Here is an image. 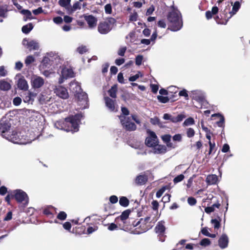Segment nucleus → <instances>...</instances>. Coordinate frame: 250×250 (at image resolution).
<instances>
[{
    "mask_svg": "<svg viewBox=\"0 0 250 250\" xmlns=\"http://www.w3.org/2000/svg\"><path fill=\"white\" fill-rule=\"evenodd\" d=\"M186 134L188 138H192L195 135V131L192 128H188L186 129Z\"/></svg>",
    "mask_w": 250,
    "mask_h": 250,
    "instance_id": "nucleus-40",
    "label": "nucleus"
},
{
    "mask_svg": "<svg viewBox=\"0 0 250 250\" xmlns=\"http://www.w3.org/2000/svg\"><path fill=\"white\" fill-rule=\"evenodd\" d=\"M126 39L127 42H134L135 40V31L130 32L126 36Z\"/></svg>",
    "mask_w": 250,
    "mask_h": 250,
    "instance_id": "nucleus-32",
    "label": "nucleus"
},
{
    "mask_svg": "<svg viewBox=\"0 0 250 250\" xmlns=\"http://www.w3.org/2000/svg\"><path fill=\"white\" fill-rule=\"evenodd\" d=\"M211 223L213 225L215 229H218L220 227V223L216 219H213L211 220Z\"/></svg>",
    "mask_w": 250,
    "mask_h": 250,
    "instance_id": "nucleus-44",
    "label": "nucleus"
},
{
    "mask_svg": "<svg viewBox=\"0 0 250 250\" xmlns=\"http://www.w3.org/2000/svg\"><path fill=\"white\" fill-rule=\"evenodd\" d=\"M214 116H218L220 117V120L219 121L217 122V125L219 127H224V122H225V119L224 117L221 115V114L219 113L217 114H214L212 115V117Z\"/></svg>",
    "mask_w": 250,
    "mask_h": 250,
    "instance_id": "nucleus-30",
    "label": "nucleus"
},
{
    "mask_svg": "<svg viewBox=\"0 0 250 250\" xmlns=\"http://www.w3.org/2000/svg\"><path fill=\"white\" fill-rule=\"evenodd\" d=\"M125 62V60L124 58H119L115 60V64L117 65L120 66L123 64Z\"/></svg>",
    "mask_w": 250,
    "mask_h": 250,
    "instance_id": "nucleus-57",
    "label": "nucleus"
},
{
    "mask_svg": "<svg viewBox=\"0 0 250 250\" xmlns=\"http://www.w3.org/2000/svg\"><path fill=\"white\" fill-rule=\"evenodd\" d=\"M150 121V123L154 125H159L160 124V120L157 117H154V118H151Z\"/></svg>",
    "mask_w": 250,
    "mask_h": 250,
    "instance_id": "nucleus-50",
    "label": "nucleus"
},
{
    "mask_svg": "<svg viewBox=\"0 0 250 250\" xmlns=\"http://www.w3.org/2000/svg\"><path fill=\"white\" fill-rule=\"evenodd\" d=\"M105 104L108 109L111 111L116 112L117 110L115 101L111 99L108 97H104Z\"/></svg>",
    "mask_w": 250,
    "mask_h": 250,
    "instance_id": "nucleus-16",
    "label": "nucleus"
},
{
    "mask_svg": "<svg viewBox=\"0 0 250 250\" xmlns=\"http://www.w3.org/2000/svg\"><path fill=\"white\" fill-rule=\"evenodd\" d=\"M201 233L205 236L208 237L210 233L209 232L208 230V228L207 227H205L202 229Z\"/></svg>",
    "mask_w": 250,
    "mask_h": 250,
    "instance_id": "nucleus-54",
    "label": "nucleus"
},
{
    "mask_svg": "<svg viewBox=\"0 0 250 250\" xmlns=\"http://www.w3.org/2000/svg\"><path fill=\"white\" fill-rule=\"evenodd\" d=\"M35 97V94L28 92L26 95L25 96L23 99V101L25 103H30L34 101V97Z\"/></svg>",
    "mask_w": 250,
    "mask_h": 250,
    "instance_id": "nucleus-26",
    "label": "nucleus"
},
{
    "mask_svg": "<svg viewBox=\"0 0 250 250\" xmlns=\"http://www.w3.org/2000/svg\"><path fill=\"white\" fill-rule=\"evenodd\" d=\"M8 10L5 6H0V17L6 18Z\"/></svg>",
    "mask_w": 250,
    "mask_h": 250,
    "instance_id": "nucleus-37",
    "label": "nucleus"
},
{
    "mask_svg": "<svg viewBox=\"0 0 250 250\" xmlns=\"http://www.w3.org/2000/svg\"><path fill=\"white\" fill-rule=\"evenodd\" d=\"M118 81L120 83H124V78L123 74L122 73H119L118 75Z\"/></svg>",
    "mask_w": 250,
    "mask_h": 250,
    "instance_id": "nucleus-60",
    "label": "nucleus"
},
{
    "mask_svg": "<svg viewBox=\"0 0 250 250\" xmlns=\"http://www.w3.org/2000/svg\"><path fill=\"white\" fill-rule=\"evenodd\" d=\"M11 87V85L8 82L5 80L0 81V89L3 91H7Z\"/></svg>",
    "mask_w": 250,
    "mask_h": 250,
    "instance_id": "nucleus-24",
    "label": "nucleus"
},
{
    "mask_svg": "<svg viewBox=\"0 0 250 250\" xmlns=\"http://www.w3.org/2000/svg\"><path fill=\"white\" fill-rule=\"evenodd\" d=\"M138 18V15L137 13H134L130 15L129 17V21H136Z\"/></svg>",
    "mask_w": 250,
    "mask_h": 250,
    "instance_id": "nucleus-56",
    "label": "nucleus"
},
{
    "mask_svg": "<svg viewBox=\"0 0 250 250\" xmlns=\"http://www.w3.org/2000/svg\"><path fill=\"white\" fill-rule=\"evenodd\" d=\"M23 66V64L21 62H16L15 68L18 70H20Z\"/></svg>",
    "mask_w": 250,
    "mask_h": 250,
    "instance_id": "nucleus-64",
    "label": "nucleus"
},
{
    "mask_svg": "<svg viewBox=\"0 0 250 250\" xmlns=\"http://www.w3.org/2000/svg\"><path fill=\"white\" fill-rule=\"evenodd\" d=\"M211 243L210 240L208 238H204L200 242V245L203 247L209 246Z\"/></svg>",
    "mask_w": 250,
    "mask_h": 250,
    "instance_id": "nucleus-41",
    "label": "nucleus"
},
{
    "mask_svg": "<svg viewBox=\"0 0 250 250\" xmlns=\"http://www.w3.org/2000/svg\"><path fill=\"white\" fill-rule=\"evenodd\" d=\"M229 243V238L226 234H222L218 240L219 247L223 249L228 247Z\"/></svg>",
    "mask_w": 250,
    "mask_h": 250,
    "instance_id": "nucleus-19",
    "label": "nucleus"
},
{
    "mask_svg": "<svg viewBox=\"0 0 250 250\" xmlns=\"http://www.w3.org/2000/svg\"><path fill=\"white\" fill-rule=\"evenodd\" d=\"M7 192V188L5 186L0 187V194L1 195H5Z\"/></svg>",
    "mask_w": 250,
    "mask_h": 250,
    "instance_id": "nucleus-62",
    "label": "nucleus"
},
{
    "mask_svg": "<svg viewBox=\"0 0 250 250\" xmlns=\"http://www.w3.org/2000/svg\"><path fill=\"white\" fill-rule=\"evenodd\" d=\"M195 124V121L193 118L191 117H189L187 119L183 124V125L184 126H188L189 125H193Z\"/></svg>",
    "mask_w": 250,
    "mask_h": 250,
    "instance_id": "nucleus-34",
    "label": "nucleus"
},
{
    "mask_svg": "<svg viewBox=\"0 0 250 250\" xmlns=\"http://www.w3.org/2000/svg\"><path fill=\"white\" fill-rule=\"evenodd\" d=\"M148 136L146 139V145L148 147H152L158 143V139L156 134L152 131L147 130Z\"/></svg>",
    "mask_w": 250,
    "mask_h": 250,
    "instance_id": "nucleus-11",
    "label": "nucleus"
},
{
    "mask_svg": "<svg viewBox=\"0 0 250 250\" xmlns=\"http://www.w3.org/2000/svg\"><path fill=\"white\" fill-rule=\"evenodd\" d=\"M12 195L16 201L21 203L24 202V204L27 205L28 202V198L27 194L21 189H16L12 191Z\"/></svg>",
    "mask_w": 250,
    "mask_h": 250,
    "instance_id": "nucleus-7",
    "label": "nucleus"
},
{
    "mask_svg": "<svg viewBox=\"0 0 250 250\" xmlns=\"http://www.w3.org/2000/svg\"><path fill=\"white\" fill-rule=\"evenodd\" d=\"M122 114L120 116V122L124 128L128 131H133L136 129V125L130 121V118L126 117L129 114V111L125 107L121 108Z\"/></svg>",
    "mask_w": 250,
    "mask_h": 250,
    "instance_id": "nucleus-3",
    "label": "nucleus"
},
{
    "mask_svg": "<svg viewBox=\"0 0 250 250\" xmlns=\"http://www.w3.org/2000/svg\"><path fill=\"white\" fill-rule=\"evenodd\" d=\"M62 21V19L61 17H57L53 19V21L56 24H60Z\"/></svg>",
    "mask_w": 250,
    "mask_h": 250,
    "instance_id": "nucleus-61",
    "label": "nucleus"
},
{
    "mask_svg": "<svg viewBox=\"0 0 250 250\" xmlns=\"http://www.w3.org/2000/svg\"><path fill=\"white\" fill-rule=\"evenodd\" d=\"M157 99L159 101L162 103H167L169 101V99L167 97H164L162 96H158Z\"/></svg>",
    "mask_w": 250,
    "mask_h": 250,
    "instance_id": "nucleus-47",
    "label": "nucleus"
},
{
    "mask_svg": "<svg viewBox=\"0 0 250 250\" xmlns=\"http://www.w3.org/2000/svg\"><path fill=\"white\" fill-rule=\"evenodd\" d=\"M188 202L190 206H194L196 203V200L192 197H188Z\"/></svg>",
    "mask_w": 250,
    "mask_h": 250,
    "instance_id": "nucleus-53",
    "label": "nucleus"
},
{
    "mask_svg": "<svg viewBox=\"0 0 250 250\" xmlns=\"http://www.w3.org/2000/svg\"><path fill=\"white\" fill-rule=\"evenodd\" d=\"M17 86L19 89L24 91L27 90L28 89V83L23 77H21L18 80Z\"/></svg>",
    "mask_w": 250,
    "mask_h": 250,
    "instance_id": "nucleus-20",
    "label": "nucleus"
},
{
    "mask_svg": "<svg viewBox=\"0 0 250 250\" xmlns=\"http://www.w3.org/2000/svg\"><path fill=\"white\" fill-rule=\"evenodd\" d=\"M117 90V86L114 85L108 90V93L112 98H115L116 97Z\"/></svg>",
    "mask_w": 250,
    "mask_h": 250,
    "instance_id": "nucleus-33",
    "label": "nucleus"
},
{
    "mask_svg": "<svg viewBox=\"0 0 250 250\" xmlns=\"http://www.w3.org/2000/svg\"><path fill=\"white\" fill-rule=\"evenodd\" d=\"M22 44L30 51L37 50L40 47L39 43L37 41L29 40L26 38L23 40Z\"/></svg>",
    "mask_w": 250,
    "mask_h": 250,
    "instance_id": "nucleus-10",
    "label": "nucleus"
},
{
    "mask_svg": "<svg viewBox=\"0 0 250 250\" xmlns=\"http://www.w3.org/2000/svg\"><path fill=\"white\" fill-rule=\"evenodd\" d=\"M98 30L101 34H106L111 30V28L105 21H103L99 23Z\"/></svg>",
    "mask_w": 250,
    "mask_h": 250,
    "instance_id": "nucleus-13",
    "label": "nucleus"
},
{
    "mask_svg": "<svg viewBox=\"0 0 250 250\" xmlns=\"http://www.w3.org/2000/svg\"><path fill=\"white\" fill-rule=\"evenodd\" d=\"M186 118V116L184 114H180L178 115L176 117L173 116V118L172 119L173 123H178L182 121L184 118Z\"/></svg>",
    "mask_w": 250,
    "mask_h": 250,
    "instance_id": "nucleus-36",
    "label": "nucleus"
},
{
    "mask_svg": "<svg viewBox=\"0 0 250 250\" xmlns=\"http://www.w3.org/2000/svg\"><path fill=\"white\" fill-rule=\"evenodd\" d=\"M105 22H106L109 27H111V29L115 26L116 21L114 18H108Z\"/></svg>",
    "mask_w": 250,
    "mask_h": 250,
    "instance_id": "nucleus-38",
    "label": "nucleus"
},
{
    "mask_svg": "<svg viewBox=\"0 0 250 250\" xmlns=\"http://www.w3.org/2000/svg\"><path fill=\"white\" fill-rule=\"evenodd\" d=\"M35 59L34 57L31 55L28 56L25 60V63L26 66L29 65L32 62H34Z\"/></svg>",
    "mask_w": 250,
    "mask_h": 250,
    "instance_id": "nucleus-39",
    "label": "nucleus"
},
{
    "mask_svg": "<svg viewBox=\"0 0 250 250\" xmlns=\"http://www.w3.org/2000/svg\"><path fill=\"white\" fill-rule=\"evenodd\" d=\"M147 181V178L146 175H140L135 179V182L137 185H142L145 184Z\"/></svg>",
    "mask_w": 250,
    "mask_h": 250,
    "instance_id": "nucleus-23",
    "label": "nucleus"
},
{
    "mask_svg": "<svg viewBox=\"0 0 250 250\" xmlns=\"http://www.w3.org/2000/svg\"><path fill=\"white\" fill-rule=\"evenodd\" d=\"M184 177L185 176L183 174H180L178 175L173 179L174 183L176 184L182 181L184 179Z\"/></svg>",
    "mask_w": 250,
    "mask_h": 250,
    "instance_id": "nucleus-46",
    "label": "nucleus"
},
{
    "mask_svg": "<svg viewBox=\"0 0 250 250\" xmlns=\"http://www.w3.org/2000/svg\"><path fill=\"white\" fill-rule=\"evenodd\" d=\"M21 13L25 16L24 18V21H26L27 19L31 20L33 19L31 12L28 10H22Z\"/></svg>",
    "mask_w": 250,
    "mask_h": 250,
    "instance_id": "nucleus-31",
    "label": "nucleus"
},
{
    "mask_svg": "<svg viewBox=\"0 0 250 250\" xmlns=\"http://www.w3.org/2000/svg\"><path fill=\"white\" fill-rule=\"evenodd\" d=\"M33 28V25L32 23H29L26 25H24L22 27V31L25 34L29 33Z\"/></svg>",
    "mask_w": 250,
    "mask_h": 250,
    "instance_id": "nucleus-29",
    "label": "nucleus"
},
{
    "mask_svg": "<svg viewBox=\"0 0 250 250\" xmlns=\"http://www.w3.org/2000/svg\"><path fill=\"white\" fill-rule=\"evenodd\" d=\"M69 86L70 90L74 93L77 99L80 100V96H82V103L83 105H84V107H85L87 95L82 91L80 83L77 82L73 81L70 83Z\"/></svg>",
    "mask_w": 250,
    "mask_h": 250,
    "instance_id": "nucleus-4",
    "label": "nucleus"
},
{
    "mask_svg": "<svg viewBox=\"0 0 250 250\" xmlns=\"http://www.w3.org/2000/svg\"><path fill=\"white\" fill-rule=\"evenodd\" d=\"M130 213V211L128 209L125 210L123 211L122 214L116 218L115 221L119 225V226H122V224L119 223L121 221L123 224L125 223V220L128 218L129 215Z\"/></svg>",
    "mask_w": 250,
    "mask_h": 250,
    "instance_id": "nucleus-17",
    "label": "nucleus"
},
{
    "mask_svg": "<svg viewBox=\"0 0 250 250\" xmlns=\"http://www.w3.org/2000/svg\"><path fill=\"white\" fill-rule=\"evenodd\" d=\"M21 99L19 97L15 98L13 101V104L16 106L19 105L21 104Z\"/></svg>",
    "mask_w": 250,
    "mask_h": 250,
    "instance_id": "nucleus-51",
    "label": "nucleus"
},
{
    "mask_svg": "<svg viewBox=\"0 0 250 250\" xmlns=\"http://www.w3.org/2000/svg\"><path fill=\"white\" fill-rule=\"evenodd\" d=\"M105 12L106 14H111L112 12V8L110 4H108L104 6Z\"/></svg>",
    "mask_w": 250,
    "mask_h": 250,
    "instance_id": "nucleus-55",
    "label": "nucleus"
},
{
    "mask_svg": "<svg viewBox=\"0 0 250 250\" xmlns=\"http://www.w3.org/2000/svg\"><path fill=\"white\" fill-rule=\"evenodd\" d=\"M191 96L192 98L199 102H202L205 99L204 93L199 90H195L191 91Z\"/></svg>",
    "mask_w": 250,
    "mask_h": 250,
    "instance_id": "nucleus-15",
    "label": "nucleus"
},
{
    "mask_svg": "<svg viewBox=\"0 0 250 250\" xmlns=\"http://www.w3.org/2000/svg\"><path fill=\"white\" fill-rule=\"evenodd\" d=\"M172 139H173V141L180 142L182 141V137L181 134H176L173 136Z\"/></svg>",
    "mask_w": 250,
    "mask_h": 250,
    "instance_id": "nucleus-49",
    "label": "nucleus"
},
{
    "mask_svg": "<svg viewBox=\"0 0 250 250\" xmlns=\"http://www.w3.org/2000/svg\"><path fill=\"white\" fill-rule=\"evenodd\" d=\"M179 95L180 96H183L186 99L188 100V95L187 92V91L185 89H183L179 92Z\"/></svg>",
    "mask_w": 250,
    "mask_h": 250,
    "instance_id": "nucleus-52",
    "label": "nucleus"
},
{
    "mask_svg": "<svg viewBox=\"0 0 250 250\" xmlns=\"http://www.w3.org/2000/svg\"><path fill=\"white\" fill-rule=\"evenodd\" d=\"M67 216L66 213L64 211H61L57 215V218L60 220H64Z\"/></svg>",
    "mask_w": 250,
    "mask_h": 250,
    "instance_id": "nucleus-45",
    "label": "nucleus"
},
{
    "mask_svg": "<svg viewBox=\"0 0 250 250\" xmlns=\"http://www.w3.org/2000/svg\"><path fill=\"white\" fill-rule=\"evenodd\" d=\"M143 60L142 55H138L135 59V63L137 65H140L142 64Z\"/></svg>",
    "mask_w": 250,
    "mask_h": 250,
    "instance_id": "nucleus-48",
    "label": "nucleus"
},
{
    "mask_svg": "<svg viewBox=\"0 0 250 250\" xmlns=\"http://www.w3.org/2000/svg\"><path fill=\"white\" fill-rule=\"evenodd\" d=\"M119 203L122 206L126 207L129 204V200L126 197L122 196L120 199Z\"/></svg>",
    "mask_w": 250,
    "mask_h": 250,
    "instance_id": "nucleus-35",
    "label": "nucleus"
},
{
    "mask_svg": "<svg viewBox=\"0 0 250 250\" xmlns=\"http://www.w3.org/2000/svg\"><path fill=\"white\" fill-rule=\"evenodd\" d=\"M240 2L239 1H235L232 5V11L230 12L231 16L234 15L238 11L240 7Z\"/></svg>",
    "mask_w": 250,
    "mask_h": 250,
    "instance_id": "nucleus-27",
    "label": "nucleus"
},
{
    "mask_svg": "<svg viewBox=\"0 0 250 250\" xmlns=\"http://www.w3.org/2000/svg\"><path fill=\"white\" fill-rule=\"evenodd\" d=\"M173 118V116H172L171 115L165 113L164 114L163 119L166 120H170L172 122V119Z\"/></svg>",
    "mask_w": 250,
    "mask_h": 250,
    "instance_id": "nucleus-59",
    "label": "nucleus"
},
{
    "mask_svg": "<svg viewBox=\"0 0 250 250\" xmlns=\"http://www.w3.org/2000/svg\"><path fill=\"white\" fill-rule=\"evenodd\" d=\"M59 73L60 75V78L59 79V83L60 84L63 83L64 80L72 78L74 76L72 68L63 66L60 67V72Z\"/></svg>",
    "mask_w": 250,
    "mask_h": 250,
    "instance_id": "nucleus-6",
    "label": "nucleus"
},
{
    "mask_svg": "<svg viewBox=\"0 0 250 250\" xmlns=\"http://www.w3.org/2000/svg\"><path fill=\"white\" fill-rule=\"evenodd\" d=\"M206 181L208 185L216 184L218 181V177L215 174L209 175L207 176Z\"/></svg>",
    "mask_w": 250,
    "mask_h": 250,
    "instance_id": "nucleus-22",
    "label": "nucleus"
},
{
    "mask_svg": "<svg viewBox=\"0 0 250 250\" xmlns=\"http://www.w3.org/2000/svg\"><path fill=\"white\" fill-rule=\"evenodd\" d=\"M82 118V114L78 113L74 116L72 115L66 118L64 120L56 122L54 124V126L56 128L63 130L66 132H76L79 130V125Z\"/></svg>",
    "mask_w": 250,
    "mask_h": 250,
    "instance_id": "nucleus-1",
    "label": "nucleus"
},
{
    "mask_svg": "<svg viewBox=\"0 0 250 250\" xmlns=\"http://www.w3.org/2000/svg\"><path fill=\"white\" fill-rule=\"evenodd\" d=\"M167 18L169 23L168 29L172 31H177L182 28L183 26L182 15L178 10L173 8L168 14Z\"/></svg>",
    "mask_w": 250,
    "mask_h": 250,
    "instance_id": "nucleus-2",
    "label": "nucleus"
},
{
    "mask_svg": "<svg viewBox=\"0 0 250 250\" xmlns=\"http://www.w3.org/2000/svg\"><path fill=\"white\" fill-rule=\"evenodd\" d=\"M171 138V136L169 134H165L161 136L162 140L166 144L170 141Z\"/></svg>",
    "mask_w": 250,
    "mask_h": 250,
    "instance_id": "nucleus-43",
    "label": "nucleus"
},
{
    "mask_svg": "<svg viewBox=\"0 0 250 250\" xmlns=\"http://www.w3.org/2000/svg\"><path fill=\"white\" fill-rule=\"evenodd\" d=\"M87 49L85 45H81L77 48V51L80 54H83L87 52Z\"/></svg>",
    "mask_w": 250,
    "mask_h": 250,
    "instance_id": "nucleus-42",
    "label": "nucleus"
},
{
    "mask_svg": "<svg viewBox=\"0 0 250 250\" xmlns=\"http://www.w3.org/2000/svg\"><path fill=\"white\" fill-rule=\"evenodd\" d=\"M165 229V222L162 221L159 222L155 228V232L160 234L163 233Z\"/></svg>",
    "mask_w": 250,
    "mask_h": 250,
    "instance_id": "nucleus-21",
    "label": "nucleus"
},
{
    "mask_svg": "<svg viewBox=\"0 0 250 250\" xmlns=\"http://www.w3.org/2000/svg\"><path fill=\"white\" fill-rule=\"evenodd\" d=\"M158 25L161 28H165L166 27V23L164 20H160L158 22Z\"/></svg>",
    "mask_w": 250,
    "mask_h": 250,
    "instance_id": "nucleus-63",
    "label": "nucleus"
},
{
    "mask_svg": "<svg viewBox=\"0 0 250 250\" xmlns=\"http://www.w3.org/2000/svg\"><path fill=\"white\" fill-rule=\"evenodd\" d=\"M85 20L86 21L89 28H94L97 24V19L92 15L84 16Z\"/></svg>",
    "mask_w": 250,
    "mask_h": 250,
    "instance_id": "nucleus-18",
    "label": "nucleus"
},
{
    "mask_svg": "<svg viewBox=\"0 0 250 250\" xmlns=\"http://www.w3.org/2000/svg\"><path fill=\"white\" fill-rule=\"evenodd\" d=\"M11 119L5 116L3 117L0 120V132L1 135L4 137L10 131L11 128Z\"/></svg>",
    "mask_w": 250,
    "mask_h": 250,
    "instance_id": "nucleus-5",
    "label": "nucleus"
},
{
    "mask_svg": "<svg viewBox=\"0 0 250 250\" xmlns=\"http://www.w3.org/2000/svg\"><path fill=\"white\" fill-rule=\"evenodd\" d=\"M80 9H81L80 3L79 2H76L72 6H71V5H70V7L68 10L67 12L69 14H71L73 13H74L75 11H76L77 10Z\"/></svg>",
    "mask_w": 250,
    "mask_h": 250,
    "instance_id": "nucleus-25",
    "label": "nucleus"
},
{
    "mask_svg": "<svg viewBox=\"0 0 250 250\" xmlns=\"http://www.w3.org/2000/svg\"><path fill=\"white\" fill-rule=\"evenodd\" d=\"M118 198L115 195H112L109 198V201L112 204H115L118 202Z\"/></svg>",
    "mask_w": 250,
    "mask_h": 250,
    "instance_id": "nucleus-58",
    "label": "nucleus"
},
{
    "mask_svg": "<svg viewBox=\"0 0 250 250\" xmlns=\"http://www.w3.org/2000/svg\"><path fill=\"white\" fill-rule=\"evenodd\" d=\"M70 2L71 0H59V3L61 6L64 7L68 11L70 5Z\"/></svg>",
    "mask_w": 250,
    "mask_h": 250,
    "instance_id": "nucleus-28",
    "label": "nucleus"
},
{
    "mask_svg": "<svg viewBox=\"0 0 250 250\" xmlns=\"http://www.w3.org/2000/svg\"><path fill=\"white\" fill-rule=\"evenodd\" d=\"M54 93L58 97L63 99H67L69 97L67 89L62 85H55L53 88Z\"/></svg>",
    "mask_w": 250,
    "mask_h": 250,
    "instance_id": "nucleus-8",
    "label": "nucleus"
},
{
    "mask_svg": "<svg viewBox=\"0 0 250 250\" xmlns=\"http://www.w3.org/2000/svg\"><path fill=\"white\" fill-rule=\"evenodd\" d=\"M151 147L152 148V152L156 154H164L167 151L166 146L162 145H159L158 143H157V145H155Z\"/></svg>",
    "mask_w": 250,
    "mask_h": 250,
    "instance_id": "nucleus-14",
    "label": "nucleus"
},
{
    "mask_svg": "<svg viewBox=\"0 0 250 250\" xmlns=\"http://www.w3.org/2000/svg\"><path fill=\"white\" fill-rule=\"evenodd\" d=\"M44 83V79L41 77L37 75H33L31 77V84L33 88H39L41 87Z\"/></svg>",
    "mask_w": 250,
    "mask_h": 250,
    "instance_id": "nucleus-12",
    "label": "nucleus"
},
{
    "mask_svg": "<svg viewBox=\"0 0 250 250\" xmlns=\"http://www.w3.org/2000/svg\"><path fill=\"white\" fill-rule=\"evenodd\" d=\"M3 138L15 144H26L31 142V141H29L28 142H22L21 141L20 139V136L18 134V133L15 130L12 131L11 132H9Z\"/></svg>",
    "mask_w": 250,
    "mask_h": 250,
    "instance_id": "nucleus-9",
    "label": "nucleus"
}]
</instances>
